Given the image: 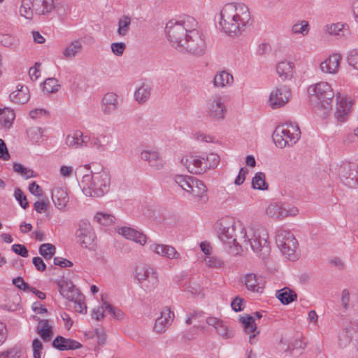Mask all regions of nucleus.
Instances as JSON below:
<instances>
[{
	"instance_id": "obj_32",
	"label": "nucleus",
	"mask_w": 358,
	"mask_h": 358,
	"mask_svg": "<svg viewBox=\"0 0 358 358\" xmlns=\"http://www.w3.org/2000/svg\"><path fill=\"white\" fill-rule=\"evenodd\" d=\"M240 320L243 324L245 331L247 333H252V334L250 336L249 340L250 343H253V338L259 334V331H257V324L255 323V318L250 315H246L245 316L241 317Z\"/></svg>"
},
{
	"instance_id": "obj_43",
	"label": "nucleus",
	"mask_w": 358,
	"mask_h": 358,
	"mask_svg": "<svg viewBox=\"0 0 358 358\" xmlns=\"http://www.w3.org/2000/svg\"><path fill=\"white\" fill-rule=\"evenodd\" d=\"M33 1L30 0H23L20 8V15L26 19L30 20L33 17L34 13Z\"/></svg>"
},
{
	"instance_id": "obj_8",
	"label": "nucleus",
	"mask_w": 358,
	"mask_h": 358,
	"mask_svg": "<svg viewBox=\"0 0 358 358\" xmlns=\"http://www.w3.org/2000/svg\"><path fill=\"white\" fill-rule=\"evenodd\" d=\"M184 41V43L181 45L180 51H186L196 56H201L205 53L206 43L199 27L192 30Z\"/></svg>"
},
{
	"instance_id": "obj_64",
	"label": "nucleus",
	"mask_w": 358,
	"mask_h": 358,
	"mask_svg": "<svg viewBox=\"0 0 358 358\" xmlns=\"http://www.w3.org/2000/svg\"><path fill=\"white\" fill-rule=\"evenodd\" d=\"M13 284L18 289H22L24 291H27L29 287L30 286L29 284L26 283L21 277H17L13 278Z\"/></svg>"
},
{
	"instance_id": "obj_7",
	"label": "nucleus",
	"mask_w": 358,
	"mask_h": 358,
	"mask_svg": "<svg viewBox=\"0 0 358 358\" xmlns=\"http://www.w3.org/2000/svg\"><path fill=\"white\" fill-rule=\"evenodd\" d=\"M275 243L281 253L286 258L292 261L297 259L298 243L290 231L278 229L275 234Z\"/></svg>"
},
{
	"instance_id": "obj_25",
	"label": "nucleus",
	"mask_w": 358,
	"mask_h": 358,
	"mask_svg": "<svg viewBox=\"0 0 358 358\" xmlns=\"http://www.w3.org/2000/svg\"><path fill=\"white\" fill-rule=\"evenodd\" d=\"M52 200L55 206L61 211L66 210V206L69 201L67 192L62 188L56 187L52 191Z\"/></svg>"
},
{
	"instance_id": "obj_59",
	"label": "nucleus",
	"mask_w": 358,
	"mask_h": 358,
	"mask_svg": "<svg viewBox=\"0 0 358 358\" xmlns=\"http://www.w3.org/2000/svg\"><path fill=\"white\" fill-rule=\"evenodd\" d=\"M128 240L133 241L141 245H144L147 242V236L143 233L136 231V234L131 236V238Z\"/></svg>"
},
{
	"instance_id": "obj_54",
	"label": "nucleus",
	"mask_w": 358,
	"mask_h": 358,
	"mask_svg": "<svg viewBox=\"0 0 358 358\" xmlns=\"http://www.w3.org/2000/svg\"><path fill=\"white\" fill-rule=\"evenodd\" d=\"M31 348L33 350V357L41 358V354L43 349V345L42 342L39 339L35 338L32 341Z\"/></svg>"
},
{
	"instance_id": "obj_45",
	"label": "nucleus",
	"mask_w": 358,
	"mask_h": 358,
	"mask_svg": "<svg viewBox=\"0 0 358 358\" xmlns=\"http://www.w3.org/2000/svg\"><path fill=\"white\" fill-rule=\"evenodd\" d=\"M56 248L51 243H43L39 248V253L45 259H50L55 253Z\"/></svg>"
},
{
	"instance_id": "obj_11",
	"label": "nucleus",
	"mask_w": 358,
	"mask_h": 358,
	"mask_svg": "<svg viewBox=\"0 0 358 358\" xmlns=\"http://www.w3.org/2000/svg\"><path fill=\"white\" fill-rule=\"evenodd\" d=\"M77 243L84 248L94 250L96 247V236L91 224L85 220L79 222L78 229L76 232Z\"/></svg>"
},
{
	"instance_id": "obj_40",
	"label": "nucleus",
	"mask_w": 358,
	"mask_h": 358,
	"mask_svg": "<svg viewBox=\"0 0 358 358\" xmlns=\"http://www.w3.org/2000/svg\"><path fill=\"white\" fill-rule=\"evenodd\" d=\"M131 19L128 15H124L118 20V26L117 33L119 36L124 37L129 33Z\"/></svg>"
},
{
	"instance_id": "obj_50",
	"label": "nucleus",
	"mask_w": 358,
	"mask_h": 358,
	"mask_svg": "<svg viewBox=\"0 0 358 358\" xmlns=\"http://www.w3.org/2000/svg\"><path fill=\"white\" fill-rule=\"evenodd\" d=\"M205 164L206 166V170L210 169H214L217 166L220 162V157L215 153L209 154L206 158H204Z\"/></svg>"
},
{
	"instance_id": "obj_19",
	"label": "nucleus",
	"mask_w": 358,
	"mask_h": 358,
	"mask_svg": "<svg viewBox=\"0 0 358 358\" xmlns=\"http://www.w3.org/2000/svg\"><path fill=\"white\" fill-rule=\"evenodd\" d=\"M149 249L156 255L168 259L173 260L180 258L179 252L171 245L152 243L150 245Z\"/></svg>"
},
{
	"instance_id": "obj_31",
	"label": "nucleus",
	"mask_w": 358,
	"mask_h": 358,
	"mask_svg": "<svg viewBox=\"0 0 358 358\" xmlns=\"http://www.w3.org/2000/svg\"><path fill=\"white\" fill-rule=\"evenodd\" d=\"M30 98L29 91L27 86H21L10 94V100L16 103L24 104Z\"/></svg>"
},
{
	"instance_id": "obj_22",
	"label": "nucleus",
	"mask_w": 358,
	"mask_h": 358,
	"mask_svg": "<svg viewBox=\"0 0 358 358\" xmlns=\"http://www.w3.org/2000/svg\"><path fill=\"white\" fill-rule=\"evenodd\" d=\"M341 59L340 54H333L320 64V69L324 73L336 74L338 71Z\"/></svg>"
},
{
	"instance_id": "obj_18",
	"label": "nucleus",
	"mask_w": 358,
	"mask_h": 358,
	"mask_svg": "<svg viewBox=\"0 0 358 358\" xmlns=\"http://www.w3.org/2000/svg\"><path fill=\"white\" fill-rule=\"evenodd\" d=\"M187 194L191 195L199 204L206 203L208 201L206 186L201 180L196 178L192 183L189 191Z\"/></svg>"
},
{
	"instance_id": "obj_23",
	"label": "nucleus",
	"mask_w": 358,
	"mask_h": 358,
	"mask_svg": "<svg viewBox=\"0 0 358 358\" xmlns=\"http://www.w3.org/2000/svg\"><path fill=\"white\" fill-rule=\"evenodd\" d=\"M174 313L168 308H164L161 315L155 320L154 329L157 333L164 332L173 320Z\"/></svg>"
},
{
	"instance_id": "obj_52",
	"label": "nucleus",
	"mask_w": 358,
	"mask_h": 358,
	"mask_svg": "<svg viewBox=\"0 0 358 358\" xmlns=\"http://www.w3.org/2000/svg\"><path fill=\"white\" fill-rule=\"evenodd\" d=\"M13 170L15 172L20 173L21 175L24 177L26 179L35 177L34 173L32 170L28 169L24 167L22 164L18 163H14L13 164Z\"/></svg>"
},
{
	"instance_id": "obj_36",
	"label": "nucleus",
	"mask_w": 358,
	"mask_h": 358,
	"mask_svg": "<svg viewBox=\"0 0 358 358\" xmlns=\"http://www.w3.org/2000/svg\"><path fill=\"white\" fill-rule=\"evenodd\" d=\"M37 333L45 342L50 341L52 334V328L48 320H41L37 327Z\"/></svg>"
},
{
	"instance_id": "obj_4",
	"label": "nucleus",
	"mask_w": 358,
	"mask_h": 358,
	"mask_svg": "<svg viewBox=\"0 0 358 358\" xmlns=\"http://www.w3.org/2000/svg\"><path fill=\"white\" fill-rule=\"evenodd\" d=\"M81 186L87 196L100 197L107 194L110 187V176L105 171L85 174Z\"/></svg>"
},
{
	"instance_id": "obj_24",
	"label": "nucleus",
	"mask_w": 358,
	"mask_h": 358,
	"mask_svg": "<svg viewBox=\"0 0 358 358\" xmlns=\"http://www.w3.org/2000/svg\"><path fill=\"white\" fill-rule=\"evenodd\" d=\"M324 31L329 35L334 36L338 38H348L350 35L348 24L341 22L327 24L324 27Z\"/></svg>"
},
{
	"instance_id": "obj_5",
	"label": "nucleus",
	"mask_w": 358,
	"mask_h": 358,
	"mask_svg": "<svg viewBox=\"0 0 358 358\" xmlns=\"http://www.w3.org/2000/svg\"><path fill=\"white\" fill-rule=\"evenodd\" d=\"M307 92L311 101H315L318 107L327 111L331 109L335 94L329 83L320 81L310 85Z\"/></svg>"
},
{
	"instance_id": "obj_37",
	"label": "nucleus",
	"mask_w": 358,
	"mask_h": 358,
	"mask_svg": "<svg viewBox=\"0 0 358 358\" xmlns=\"http://www.w3.org/2000/svg\"><path fill=\"white\" fill-rule=\"evenodd\" d=\"M1 122L5 129H9L15 117L13 109L10 108H0Z\"/></svg>"
},
{
	"instance_id": "obj_27",
	"label": "nucleus",
	"mask_w": 358,
	"mask_h": 358,
	"mask_svg": "<svg viewBox=\"0 0 358 358\" xmlns=\"http://www.w3.org/2000/svg\"><path fill=\"white\" fill-rule=\"evenodd\" d=\"M52 345L60 351L76 350L82 347V345L79 342L66 338L62 336H58L54 339Z\"/></svg>"
},
{
	"instance_id": "obj_39",
	"label": "nucleus",
	"mask_w": 358,
	"mask_h": 358,
	"mask_svg": "<svg viewBox=\"0 0 358 358\" xmlns=\"http://www.w3.org/2000/svg\"><path fill=\"white\" fill-rule=\"evenodd\" d=\"M150 91L151 88L148 85L142 84L134 93L136 100L139 103H145L150 97Z\"/></svg>"
},
{
	"instance_id": "obj_57",
	"label": "nucleus",
	"mask_w": 358,
	"mask_h": 358,
	"mask_svg": "<svg viewBox=\"0 0 358 358\" xmlns=\"http://www.w3.org/2000/svg\"><path fill=\"white\" fill-rule=\"evenodd\" d=\"M83 295L80 294L77 300H71L74 302V308L76 312L82 314L87 313V306L83 300Z\"/></svg>"
},
{
	"instance_id": "obj_58",
	"label": "nucleus",
	"mask_w": 358,
	"mask_h": 358,
	"mask_svg": "<svg viewBox=\"0 0 358 358\" xmlns=\"http://www.w3.org/2000/svg\"><path fill=\"white\" fill-rule=\"evenodd\" d=\"M350 342V338L348 336V333L347 331L343 330L338 335V346L341 348H345Z\"/></svg>"
},
{
	"instance_id": "obj_48",
	"label": "nucleus",
	"mask_w": 358,
	"mask_h": 358,
	"mask_svg": "<svg viewBox=\"0 0 358 358\" xmlns=\"http://www.w3.org/2000/svg\"><path fill=\"white\" fill-rule=\"evenodd\" d=\"M292 31L296 34L306 35L309 31L308 22L306 20H302L299 23L294 24L292 27Z\"/></svg>"
},
{
	"instance_id": "obj_51",
	"label": "nucleus",
	"mask_w": 358,
	"mask_h": 358,
	"mask_svg": "<svg viewBox=\"0 0 358 358\" xmlns=\"http://www.w3.org/2000/svg\"><path fill=\"white\" fill-rule=\"evenodd\" d=\"M103 304L106 309L109 312L110 314L112 315L115 319L118 320H122L124 319V314L120 309L113 307L106 301H103Z\"/></svg>"
},
{
	"instance_id": "obj_53",
	"label": "nucleus",
	"mask_w": 358,
	"mask_h": 358,
	"mask_svg": "<svg viewBox=\"0 0 358 358\" xmlns=\"http://www.w3.org/2000/svg\"><path fill=\"white\" fill-rule=\"evenodd\" d=\"M14 196L22 208L26 209L29 207V203L27 200V197L20 188H16L15 189Z\"/></svg>"
},
{
	"instance_id": "obj_21",
	"label": "nucleus",
	"mask_w": 358,
	"mask_h": 358,
	"mask_svg": "<svg viewBox=\"0 0 358 358\" xmlns=\"http://www.w3.org/2000/svg\"><path fill=\"white\" fill-rule=\"evenodd\" d=\"M90 136H84L80 131H75L66 136L65 139L66 145L71 148H80L87 145Z\"/></svg>"
},
{
	"instance_id": "obj_10",
	"label": "nucleus",
	"mask_w": 358,
	"mask_h": 358,
	"mask_svg": "<svg viewBox=\"0 0 358 358\" xmlns=\"http://www.w3.org/2000/svg\"><path fill=\"white\" fill-rule=\"evenodd\" d=\"M33 8L38 15H44L55 10L62 15L67 12L68 6L64 0H33Z\"/></svg>"
},
{
	"instance_id": "obj_46",
	"label": "nucleus",
	"mask_w": 358,
	"mask_h": 358,
	"mask_svg": "<svg viewBox=\"0 0 358 358\" xmlns=\"http://www.w3.org/2000/svg\"><path fill=\"white\" fill-rule=\"evenodd\" d=\"M94 219L97 222L104 226L110 225L115 220L113 215L104 213H97L94 216Z\"/></svg>"
},
{
	"instance_id": "obj_28",
	"label": "nucleus",
	"mask_w": 358,
	"mask_h": 358,
	"mask_svg": "<svg viewBox=\"0 0 358 358\" xmlns=\"http://www.w3.org/2000/svg\"><path fill=\"white\" fill-rule=\"evenodd\" d=\"M118 104L117 95L113 92H108L102 99V110L105 114L110 115L117 110Z\"/></svg>"
},
{
	"instance_id": "obj_49",
	"label": "nucleus",
	"mask_w": 358,
	"mask_h": 358,
	"mask_svg": "<svg viewBox=\"0 0 358 358\" xmlns=\"http://www.w3.org/2000/svg\"><path fill=\"white\" fill-rule=\"evenodd\" d=\"M214 329L216 330L217 333L224 338L227 339L233 336L232 332L229 331L228 327L223 321H221Z\"/></svg>"
},
{
	"instance_id": "obj_30",
	"label": "nucleus",
	"mask_w": 358,
	"mask_h": 358,
	"mask_svg": "<svg viewBox=\"0 0 358 358\" xmlns=\"http://www.w3.org/2000/svg\"><path fill=\"white\" fill-rule=\"evenodd\" d=\"M234 83V77L226 71H221L216 73L213 79V85L215 87H225L231 86Z\"/></svg>"
},
{
	"instance_id": "obj_56",
	"label": "nucleus",
	"mask_w": 358,
	"mask_h": 358,
	"mask_svg": "<svg viewBox=\"0 0 358 358\" xmlns=\"http://www.w3.org/2000/svg\"><path fill=\"white\" fill-rule=\"evenodd\" d=\"M110 48L112 52L117 56L120 57L123 55L125 49H126V44L123 42H115L112 43L110 45Z\"/></svg>"
},
{
	"instance_id": "obj_35",
	"label": "nucleus",
	"mask_w": 358,
	"mask_h": 358,
	"mask_svg": "<svg viewBox=\"0 0 358 358\" xmlns=\"http://www.w3.org/2000/svg\"><path fill=\"white\" fill-rule=\"evenodd\" d=\"M83 50L82 43L79 40L71 42L63 51L66 59H73Z\"/></svg>"
},
{
	"instance_id": "obj_2",
	"label": "nucleus",
	"mask_w": 358,
	"mask_h": 358,
	"mask_svg": "<svg viewBox=\"0 0 358 358\" xmlns=\"http://www.w3.org/2000/svg\"><path fill=\"white\" fill-rule=\"evenodd\" d=\"M250 20V13L245 4L229 3L220 12L219 25L226 34L237 36L244 30Z\"/></svg>"
},
{
	"instance_id": "obj_14",
	"label": "nucleus",
	"mask_w": 358,
	"mask_h": 358,
	"mask_svg": "<svg viewBox=\"0 0 358 358\" xmlns=\"http://www.w3.org/2000/svg\"><path fill=\"white\" fill-rule=\"evenodd\" d=\"M290 91L287 86L275 87L270 94L268 103L273 109L279 108L288 103Z\"/></svg>"
},
{
	"instance_id": "obj_26",
	"label": "nucleus",
	"mask_w": 358,
	"mask_h": 358,
	"mask_svg": "<svg viewBox=\"0 0 358 358\" xmlns=\"http://www.w3.org/2000/svg\"><path fill=\"white\" fill-rule=\"evenodd\" d=\"M141 158L147 162L149 165L155 169H160L164 166V160L159 153L154 150H143L141 153Z\"/></svg>"
},
{
	"instance_id": "obj_15",
	"label": "nucleus",
	"mask_w": 358,
	"mask_h": 358,
	"mask_svg": "<svg viewBox=\"0 0 358 358\" xmlns=\"http://www.w3.org/2000/svg\"><path fill=\"white\" fill-rule=\"evenodd\" d=\"M336 110L335 112V117L340 122H345L351 111L353 104L352 101L342 95L341 93L336 94Z\"/></svg>"
},
{
	"instance_id": "obj_6",
	"label": "nucleus",
	"mask_w": 358,
	"mask_h": 358,
	"mask_svg": "<svg viewBox=\"0 0 358 358\" xmlns=\"http://www.w3.org/2000/svg\"><path fill=\"white\" fill-rule=\"evenodd\" d=\"M300 137L301 131L294 123H286L278 127L273 134V141L280 148L295 144Z\"/></svg>"
},
{
	"instance_id": "obj_38",
	"label": "nucleus",
	"mask_w": 358,
	"mask_h": 358,
	"mask_svg": "<svg viewBox=\"0 0 358 358\" xmlns=\"http://www.w3.org/2000/svg\"><path fill=\"white\" fill-rule=\"evenodd\" d=\"M293 63L283 61L278 64L276 71L279 76L285 80L292 77Z\"/></svg>"
},
{
	"instance_id": "obj_12",
	"label": "nucleus",
	"mask_w": 358,
	"mask_h": 358,
	"mask_svg": "<svg viewBox=\"0 0 358 358\" xmlns=\"http://www.w3.org/2000/svg\"><path fill=\"white\" fill-rule=\"evenodd\" d=\"M341 182L349 187L358 185V165L348 162H341L337 167Z\"/></svg>"
},
{
	"instance_id": "obj_60",
	"label": "nucleus",
	"mask_w": 358,
	"mask_h": 358,
	"mask_svg": "<svg viewBox=\"0 0 358 358\" xmlns=\"http://www.w3.org/2000/svg\"><path fill=\"white\" fill-rule=\"evenodd\" d=\"M89 142L92 148L96 149L99 152H101L105 149V145L101 143V139L98 137H92V138L90 137Z\"/></svg>"
},
{
	"instance_id": "obj_3",
	"label": "nucleus",
	"mask_w": 358,
	"mask_h": 358,
	"mask_svg": "<svg viewBox=\"0 0 358 358\" xmlns=\"http://www.w3.org/2000/svg\"><path fill=\"white\" fill-rule=\"evenodd\" d=\"M198 27L199 24L196 19L188 15L178 20H171L169 21L166 25V34L171 45L180 50L189 33Z\"/></svg>"
},
{
	"instance_id": "obj_55",
	"label": "nucleus",
	"mask_w": 358,
	"mask_h": 358,
	"mask_svg": "<svg viewBox=\"0 0 358 358\" xmlns=\"http://www.w3.org/2000/svg\"><path fill=\"white\" fill-rule=\"evenodd\" d=\"M347 61L350 66L358 70V50H352L350 51L347 56Z\"/></svg>"
},
{
	"instance_id": "obj_33",
	"label": "nucleus",
	"mask_w": 358,
	"mask_h": 358,
	"mask_svg": "<svg viewBox=\"0 0 358 358\" xmlns=\"http://www.w3.org/2000/svg\"><path fill=\"white\" fill-rule=\"evenodd\" d=\"M276 297L281 303L287 305L296 300L297 294L294 290L285 287L277 292Z\"/></svg>"
},
{
	"instance_id": "obj_20",
	"label": "nucleus",
	"mask_w": 358,
	"mask_h": 358,
	"mask_svg": "<svg viewBox=\"0 0 358 358\" xmlns=\"http://www.w3.org/2000/svg\"><path fill=\"white\" fill-rule=\"evenodd\" d=\"M57 285L61 295L69 301L77 300L79 294H80L73 282L66 279L63 278L59 280L57 282Z\"/></svg>"
},
{
	"instance_id": "obj_61",
	"label": "nucleus",
	"mask_w": 358,
	"mask_h": 358,
	"mask_svg": "<svg viewBox=\"0 0 358 358\" xmlns=\"http://www.w3.org/2000/svg\"><path fill=\"white\" fill-rule=\"evenodd\" d=\"M12 250L17 255L23 257L28 256V250L26 247L21 244H14L12 245Z\"/></svg>"
},
{
	"instance_id": "obj_63",
	"label": "nucleus",
	"mask_w": 358,
	"mask_h": 358,
	"mask_svg": "<svg viewBox=\"0 0 358 358\" xmlns=\"http://www.w3.org/2000/svg\"><path fill=\"white\" fill-rule=\"evenodd\" d=\"M184 290L190 292L192 294H199L201 292V288L199 285H192L191 282H189L184 285Z\"/></svg>"
},
{
	"instance_id": "obj_13",
	"label": "nucleus",
	"mask_w": 358,
	"mask_h": 358,
	"mask_svg": "<svg viewBox=\"0 0 358 358\" xmlns=\"http://www.w3.org/2000/svg\"><path fill=\"white\" fill-rule=\"evenodd\" d=\"M206 114L213 120H222L227 113L224 98L220 94H215L206 101Z\"/></svg>"
},
{
	"instance_id": "obj_44",
	"label": "nucleus",
	"mask_w": 358,
	"mask_h": 358,
	"mask_svg": "<svg viewBox=\"0 0 358 358\" xmlns=\"http://www.w3.org/2000/svg\"><path fill=\"white\" fill-rule=\"evenodd\" d=\"M60 85L59 81L54 78H50L46 79L43 83V90L47 93L57 92L59 89Z\"/></svg>"
},
{
	"instance_id": "obj_34",
	"label": "nucleus",
	"mask_w": 358,
	"mask_h": 358,
	"mask_svg": "<svg viewBox=\"0 0 358 358\" xmlns=\"http://www.w3.org/2000/svg\"><path fill=\"white\" fill-rule=\"evenodd\" d=\"M205 264L213 269L223 270L226 268V262L223 259L215 255L205 256Z\"/></svg>"
},
{
	"instance_id": "obj_47",
	"label": "nucleus",
	"mask_w": 358,
	"mask_h": 358,
	"mask_svg": "<svg viewBox=\"0 0 358 358\" xmlns=\"http://www.w3.org/2000/svg\"><path fill=\"white\" fill-rule=\"evenodd\" d=\"M22 349L19 346H14L0 353V358H20Z\"/></svg>"
},
{
	"instance_id": "obj_1",
	"label": "nucleus",
	"mask_w": 358,
	"mask_h": 358,
	"mask_svg": "<svg viewBox=\"0 0 358 358\" xmlns=\"http://www.w3.org/2000/svg\"><path fill=\"white\" fill-rule=\"evenodd\" d=\"M219 238L227 244L240 245L248 249L250 246L262 259L271 252L268 234L263 227L245 229L239 220L231 217H224L215 224Z\"/></svg>"
},
{
	"instance_id": "obj_62",
	"label": "nucleus",
	"mask_w": 358,
	"mask_h": 358,
	"mask_svg": "<svg viewBox=\"0 0 358 358\" xmlns=\"http://www.w3.org/2000/svg\"><path fill=\"white\" fill-rule=\"evenodd\" d=\"M117 233L124 236L125 238L129 239L131 238V236L136 234V230L130 227H122L117 229Z\"/></svg>"
},
{
	"instance_id": "obj_9",
	"label": "nucleus",
	"mask_w": 358,
	"mask_h": 358,
	"mask_svg": "<svg viewBox=\"0 0 358 358\" xmlns=\"http://www.w3.org/2000/svg\"><path fill=\"white\" fill-rule=\"evenodd\" d=\"M135 276L141 287L147 292L155 289L159 285L158 273L156 268L150 266H137Z\"/></svg>"
},
{
	"instance_id": "obj_41",
	"label": "nucleus",
	"mask_w": 358,
	"mask_h": 358,
	"mask_svg": "<svg viewBox=\"0 0 358 358\" xmlns=\"http://www.w3.org/2000/svg\"><path fill=\"white\" fill-rule=\"evenodd\" d=\"M195 178H196L190 176L178 175L175 177V182L182 189L187 193Z\"/></svg>"
},
{
	"instance_id": "obj_16",
	"label": "nucleus",
	"mask_w": 358,
	"mask_h": 358,
	"mask_svg": "<svg viewBox=\"0 0 358 358\" xmlns=\"http://www.w3.org/2000/svg\"><path fill=\"white\" fill-rule=\"evenodd\" d=\"M266 215L270 217L284 218L288 216H295L299 213L297 208L285 206L280 203H271L266 210Z\"/></svg>"
},
{
	"instance_id": "obj_17",
	"label": "nucleus",
	"mask_w": 358,
	"mask_h": 358,
	"mask_svg": "<svg viewBox=\"0 0 358 358\" xmlns=\"http://www.w3.org/2000/svg\"><path fill=\"white\" fill-rule=\"evenodd\" d=\"M180 163L191 173L200 174L206 171L204 158L198 155H187L182 157Z\"/></svg>"
},
{
	"instance_id": "obj_29",
	"label": "nucleus",
	"mask_w": 358,
	"mask_h": 358,
	"mask_svg": "<svg viewBox=\"0 0 358 358\" xmlns=\"http://www.w3.org/2000/svg\"><path fill=\"white\" fill-rule=\"evenodd\" d=\"M245 284L248 289L259 292L264 287V280L262 277H257L254 273H249L245 277Z\"/></svg>"
},
{
	"instance_id": "obj_42",
	"label": "nucleus",
	"mask_w": 358,
	"mask_h": 358,
	"mask_svg": "<svg viewBox=\"0 0 358 358\" xmlns=\"http://www.w3.org/2000/svg\"><path fill=\"white\" fill-rule=\"evenodd\" d=\"M252 186L254 189L266 190L268 189V184L266 182L265 174L262 172H257L252 180Z\"/></svg>"
}]
</instances>
